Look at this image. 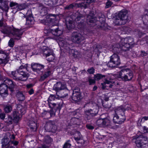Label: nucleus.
Listing matches in <instances>:
<instances>
[{"label":"nucleus","instance_id":"26","mask_svg":"<svg viewBox=\"0 0 148 148\" xmlns=\"http://www.w3.org/2000/svg\"><path fill=\"white\" fill-rule=\"evenodd\" d=\"M36 121L35 119H33V120L31 119L29 122V125L32 131L35 132L37 128V126L36 123Z\"/></svg>","mask_w":148,"mask_h":148},{"label":"nucleus","instance_id":"37","mask_svg":"<svg viewBox=\"0 0 148 148\" xmlns=\"http://www.w3.org/2000/svg\"><path fill=\"white\" fill-rule=\"evenodd\" d=\"M16 97L19 101H23L25 99V95L21 92H18L17 93Z\"/></svg>","mask_w":148,"mask_h":148},{"label":"nucleus","instance_id":"24","mask_svg":"<svg viewBox=\"0 0 148 148\" xmlns=\"http://www.w3.org/2000/svg\"><path fill=\"white\" fill-rule=\"evenodd\" d=\"M69 90L67 89L61 90L56 92L57 96L60 98L66 97L68 95Z\"/></svg>","mask_w":148,"mask_h":148},{"label":"nucleus","instance_id":"61","mask_svg":"<svg viewBox=\"0 0 148 148\" xmlns=\"http://www.w3.org/2000/svg\"><path fill=\"white\" fill-rule=\"evenodd\" d=\"M140 56L143 57L147 56V53L145 51H141L140 52Z\"/></svg>","mask_w":148,"mask_h":148},{"label":"nucleus","instance_id":"50","mask_svg":"<svg viewBox=\"0 0 148 148\" xmlns=\"http://www.w3.org/2000/svg\"><path fill=\"white\" fill-rule=\"evenodd\" d=\"M58 0H51L49 3H46V5L51 7H53L58 2Z\"/></svg>","mask_w":148,"mask_h":148},{"label":"nucleus","instance_id":"32","mask_svg":"<svg viewBox=\"0 0 148 148\" xmlns=\"http://www.w3.org/2000/svg\"><path fill=\"white\" fill-rule=\"evenodd\" d=\"M52 71L50 69H48L45 72L44 74L41 77V79L42 80H44L48 77L51 74Z\"/></svg>","mask_w":148,"mask_h":148},{"label":"nucleus","instance_id":"34","mask_svg":"<svg viewBox=\"0 0 148 148\" xmlns=\"http://www.w3.org/2000/svg\"><path fill=\"white\" fill-rule=\"evenodd\" d=\"M120 44L121 45V52L123 51H126L129 50V48L130 47V45L128 44H126V43L121 44L120 42Z\"/></svg>","mask_w":148,"mask_h":148},{"label":"nucleus","instance_id":"54","mask_svg":"<svg viewBox=\"0 0 148 148\" xmlns=\"http://www.w3.org/2000/svg\"><path fill=\"white\" fill-rule=\"evenodd\" d=\"M66 27L68 29H71L72 28H73L74 26L72 22L70 21L67 24Z\"/></svg>","mask_w":148,"mask_h":148},{"label":"nucleus","instance_id":"1","mask_svg":"<svg viewBox=\"0 0 148 148\" xmlns=\"http://www.w3.org/2000/svg\"><path fill=\"white\" fill-rule=\"evenodd\" d=\"M3 26L1 30V32L7 36H14V39L19 40L21 38L23 31L21 30L14 28L13 26H3V23L0 20V27Z\"/></svg>","mask_w":148,"mask_h":148},{"label":"nucleus","instance_id":"31","mask_svg":"<svg viewBox=\"0 0 148 148\" xmlns=\"http://www.w3.org/2000/svg\"><path fill=\"white\" fill-rule=\"evenodd\" d=\"M114 52L119 53L121 52V45L120 42L119 44H116L112 47Z\"/></svg>","mask_w":148,"mask_h":148},{"label":"nucleus","instance_id":"38","mask_svg":"<svg viewBox=\"0 0 148 148\" xmlns=\"http://www.w3.org/2000/svg\"><path fill=\"white\" fill-rule=\"evenodd\" d=\"M145 12H147V13L144 14L142 16V19L144 24H147L148 22V10L146 9Z\"/></svg>","mask_w":148,"mask_h":148},{"label":"nucleus","instance_id":"57","mask_svg":"<svg viewBox=\"0 0 148 148\" xmlns=\"http://www.w3.org/2000/svg\"><path fill=\"white\" fill-rule=\"evenodd\" d=\"M14 44V41L12 38H11L8 42V45L11 47H13Z\"/></svg>","mask_w":148,"mask_h":148},{"label":"nucleus","instance_id":"33","mask_svg":"<svg viewBox=\"0 0 148 148\" xmlns=\"http://www.w3.org/2000/svg\"><path fill=\"white\" fill-rule=\"evenodd\" d=\"M19 113L17 111H15L13 112V121L15 123H17L20 119L19 116Z\"/></svg>","mask_w":148,"mask_h":148},{"label":"nucleus","instance_id":"9","mask_svg":"<svg viewBox=\"0 0 148 148\" xmlns=\"http://www.w3.org/2000/svg\"><path fill=\"white\" fill-rule=\"evenodd\" d=\"M75 14L76 17L75 20L77 24L78 28L81 29H84L85 26L84 15L78 12H76Z\"/></svg>","mask_w":148,"mask_h":148},{"label":"nucleus","instance_id":"11","mask_svg":"<svg viewBox=\"0 0 148 148\" xmlns=\"http://www.w3.org/2000/svg\"><path fill=\"white\" fill-rule=\"evenodd\" d=\"M45 33H47V35L51 36L52 34L56 36H59L62 34V31L59 29L58 26H53L51 29L45 31Z\"/></svg>","mask_w":148,"mask_h":148},{"label":"nucleus","instance_id":"49","mask_svg":"<svg viewBox=\"0 0 148 148\" xmlns=\"http://www.w3.org/2000/svg\"><path fill=\"white\" fill-rule=\"evenodd\" d=\"M75 7H76V3H73L69 5H67L65 7V9L66 10H70L73 9Z\"/></svg>","mask_w":148,"mask_h":148},{"label":"nucleus","instance_id":"42","mask_svg":"<svg viewBox=\"0 0 148 148\" xmlns=\"http://www.w3.org/2000/svg\"><path fill=\"white\" fill-rule=\"evenodd\" d=\"M81 137L82 135L79 132L76 131L74 134V139L77 141L80 140L81 139Z\"/></svg>","mask_w":148,"mask_h":148},{"label":"nucleus","instance_id":"4","mask_svg":"<svg viewBox=\"0 0 148 148\" xmlns=\"http://www.w3.org/2000/svg\"><path fill=\"white\" fill-rule=\"evenodd\" d=\"M70 41L68 39H60L59 40L58 43L60 46L62 47L66 50L67 51L70 52L71 51L73 53V56L75 58L79 56V53L77 50L71 49L72 48V44L69 43Z\"/></svg>","mask_w":148,"mask_h":148},{"label":"nucleus","instance_id":"25","mask_svg":"<svg viewBox=\"0 0 148 148\" xmlns=\"http://www.w3.org/2000/svg\"><path fill=\"white\" fill-rule=\"evenodd\" d=\"M126 43L130 45V47L131 46L134 44V39L131 37H127L121 40V44Z\"/></svg>","mask_w":148,"mask_h":148},{"label":"nucleus","instance_id":"47","mask_svg":"<svg viewBox=\"0 0 148 148\" xmlns=\"http://www.w3.org/2000/svg\"><path fill=\"white\" fill-rule=\"evenodd\" d=\"M46 57L47 60L49 62L52 61L55 58L54 54H53L52 52L51 53H50L48 55L46 56Z\"/></svg>","mask_w":148,"mask_h":148},{"label":"nucleus","instance_id":"14","mask_svg":"<svg viewBox=\"0 0 148 148\" xmlns=\"http://www.w3.org/2000/svg\"><path fill=\"white\" fill-rule=\"evenodd\" d=\"M44 67V65L43 64L33 62L32 63L31 67L34 71L40 73L43 71Z\"/></svg>","mask_w":148,"mask_h":148},{"label":"nucleus","instance_id":"44","mask_svg":"<svg viewBox=\"0 0 148 148\" xmlns=\"http://www.w3.org/2000/svg\"><path fill=\"white\" fill-rule=\"evenodd\" d=\"M7 140V139L6 138L2 139V148H7L9 147V145Z\"/></svg>","mask_w":148,"mask_h":148},{"label":"nucleus","instance_id":"58","mask_svg":"<svg viewBox=\"0 0 148 148\" xmlns=\"http://www.w3.org/2000/svg\"><path fill=\"white\" fill-rule=\"evenodd\" d=\"M136 33L137 34V35L138 36L139 38L141 37V36L143 35V33L139 29H137L136 31Z\"/></svg>","mask_w":148,"mask_h":148},{"label":"nucleus","instance_id":"18","mask_svg":"<svg viewBox=\"0 0 148 148\" xmlns=\"http://www.w3.org/2000/svg\"><path fill=\"white\" fill-rule=\"evenodd\" d=\"M55 18V15L49 14L47 15L45 19L42 20L41 22L45 25H47L48 23L53 22Z\"/></svg>","mask_w":148,"mask_h":148},{"label":"nucleus","instance_id":"6","mask_svg":"<svg viewBox=\"0 0 148 148\" xmlns=\"http://www.w3.org/2000/svg\"><path fill=\"white\" fill-rule=\"evenodd\" d=\"M127 69H125L121 70L119 72L118 78L125 82L129 81L131 80L133 77V73L131 72L127 73Z\"/></svg>","mask_w":148,"mask_h":148},{"label":"nucleus","instance_id":"55","mask_svg":"<svg viewBox=\"0 0 148 148\" xmlns=\"http://www.w3.org/2000/svg\"><path fill=\"white\" fill-rule=\"evenodd\" d=\"M10 7L12 8H15L16 7H18V4L16 2H11L9 4Z\"/></svg>","mask_w":148,"mask_h":148},{"label":"nucleus","instance_id":"23","mask_svg":"<svg viewBox=\"0 0 148 148\" xmlns=\"http://www.w3.org/2000/svg\"><path fill=\"white\" fill-rule=\"evenodd\" d=\"M19 70H16L12 71L10 74V76L14 80L17 81H20L21 78L20 77Z\"/></svg>","mask_w":148,"mask_h":148},{"label":"nucleus","instance_id":"27","mask_svg":"<svg viewBox=\"0 0 148 148\" xmlns=\"http://www.w3.org/2000/svg\"><path fill=\"white\" fill-rule=\"evenodd\" d=\"M27 108V105L25 103L23 105H18L17 107V109L19 114L21 115H23L26 113Z\"/></svg>","mask_w":148,"mask_h":148},{"label":"nucleus","instance_id":"46","mask_svg":"<svg viewBox=\"0 0 148 148\" xmlns=\"http://www.w3.org/2000/svg\"><path fill=\"white\" fill-rule=\"evenodd\" d=\"M52 141V139L48 135L45 136L43 140V142L47 144L51 143Z\"/></svg>","mask_w":148,"mask_h":148},{"label":"nucleus","instance_id":"39","mask_svg":"<svg viewBox=\"0 0 148 148\" xmlns=\"http://www.w3.org/2000/svg\"><path fill=\"white\" fill-rule=\"evenodd\" d=\"M96 21V18L91 16H88L87 17V22L88 24H89L90 25V23H95Z\"/></svg>","mask_w":148,"mask_h":148},{"label":"nucleus","instance_id":"5","mask_svg":"<svg viewBox=\"0 0 148 148\" xmlns=\"http://www.w3.org/2000/svg\"><path fill=\"white\" fill-rule=\"evenodd\" d=\"M120 64L119 56L117 54L114 53L110 56V60L107 63V66L110 68L115 67Z\"/></svg>","mask_w":148,"mask_h":148},{"label":"nucleus","instance_id":"21","mask_svg":"<svg viewBox=\"0 0 148 148\" xmlns=\"http://www.w3.org/2000/svg\"><path fill=\"white\" fill-rule=\"evenodd\" d=\"M7 0H0V9L7 12L8 11L9 7Z\"/></svg>","mask_w":148,"mask_h":148},{"label":"nucleus","instance_id":"13","mask_svg":"<svg viewBox=\"0 0 148 148\" xmlns=\"http://www.w3.org/2000/svg\"><path fill=\"white\" fill-rule=\"evenodd\" d=\"M82 98L80 89L78 88H75L72 93V99L75 102H78L80 101Z\"/></svg>","mask_w":148,"mask_h":148},{"label":"nucleus","instance_id":"45","mask_svg":"<svg viewBox=\"0 0 148 148\" xmlns=\"http://www.w3.org/2000/svg\"><path fill=\"white\" fill-rule=\"evenodd\" d=\"M43 48L42 49V52L44 56H46L48 55L49 54L51 53L52 52L51 50L47 48Z\"/></svg>","mask_w":148,"mask_h":148},{"label":"nucleus","instance_id":"30","mask_svg":"<svg viewBox=\"0 0 148 148\" xmlns=\"http://www.w3.org/2000/svg\"><path fill=\"white\" fill-rule=\"evenodd\" d=\"M34 24V21L33 18L31 16L27 17L26 18V25L30 27H32Z\"/></svg>","mask_w":148,"mask_h":148},{"label":"nucleus","instance_id":"20","mask_svg":"<svg viewBox=\"0 0 148 148\" xmlns=\"http://www.w3.org/2000/svg\"><path fill=\"white\" fill-rule=\"evenodd\" d=\"M7 53L2 50H0V60L2 64H5L8 61Z\"/></svg>","mask_w":148,"mask_h":148},{"label":"nucleus","instance_id":"8","mask_svg":"<svg viewBox=\"0 0 148 148\" xmlns=\"http://www.w3.org/2000/svg\"><path fill=\"white\" fill-rule=\"evenodd\" d=\"M63 102L61 100V102L57 104L55 103H49V106L51 108V110L48 111L50 115V118L56 115V112L57 110H60L62 106Z\"/></svg>","mask_w":148,"mask_h":148},{"label":"nucleus","instance_id":"15","mask_svg":"<svg viewBox=\"0 0 148 148\" xmlns=\"http://www.w3.org/2000/svg\"><path fill=\"white\" fill-rule=\"evenodd\" d=\"M55 124L56 123L55 121H49L45 125V129L49 132H55L57 130V127Z\"/></svg>","mask_w":148,"mask_h":148},{"label":"nucleus","instance_id":"22","mask_svg":"<svg viewBox=\"0 0 148 148\" xmlns=\"http://www.w3.org/2000/svg\"><path fill=\"white\" fill-rule=\"evenodd\" d=\"M66 88V85L60 82H57L53 86V89L55 90L56 92L59 91L64 90Z\"/></svg>","mask_w":148,"mask_h":148},{"label":"nucleus","instance_id":"56","mask_svg":"<svg viewBox=\"0 0 148 148\" xmlns=\"http://www.w3.org/2000/svg\"><path fill=\"white\" fill-rule=\"evenodd\" d=\"M70 140L67 141L64 145L63 148H69L71 146V145L69 143Z\"/></svg>","mask_w":148,"mask_h":148},{"label":"nucleus","instance_id":"59","mask_svg":"<svg viewBox=\"0 0 148 148\" xmlns=\"http://www.w3.org/2000/svg\"><path fill=\"white\" fill-rule=\"evenodd\" d=\"M95 79H92L90 77H89L88 79V81L90 85L95 84Z\"/></svg>","mask_w":148,"mask_h":148},{"label":"nucleus","instance_id":"62","mask_svg":"<svg viewBox=\"0 0 148 148\" xmlns=\"http://www.w3.org/2000/svg\"><path fill=\"white\" fill-rule=\"evenodd\" d=\"M5 114L4 113L1 112L0 114V119L2 120H5Z\"/></svg>","mask_w":148,"mask_h":148},{"label":"nucleus","instance_id":"51","mask_svg":"<svg viewBox=\"0 0 148 148\" xmlns=\"http://www.w3.org/2000/svg\"><path fill=\"white\" fill-rule=\"evenodd\" d=\"M41 116L46 118H50V115L49 112L46 111H44L41 113Z\"/></svg>","mask_w":148,"mask_h":148},{"label":"nucleus","instance_id":"28","mask_svg":"<svg viewBox=\"0 0 148 148\" xmlns=\"http://www.w3.org/2000/svg\"><path fill=\"white\" fill-rule=\"evenodd\" d=\"M19 72L20 77L21 78V79H20V81H26L29 77V75L24 71L19 70Z\"/></svg>","mask_w":148,"mask_h":148},{"label":"nucleus","instance_id":"52","mask_svg":"<svg viewBox=\"0 0 148 148\" xmlns=\"http://www.w3.org/2000/svg\"><path fill=\"white\" fill-rule=\"evenodd\" d=\"M12 109V106H7L4 108V111L5 113H8L10 112Z\"/></svg>","mask_w":148,"mask_h":148},{"label":"nucleus","instance_id":"10","mask_svg":"<svg viewBox=\"0 0 148 148\" xmlns=\"http://www.w3.org/2000/svg\"><path fill=\"white\" fill-rule=\"evenodd\" d=\"M146 136L140 135L136 138L135 143L137 147L139 148H145L146 143H145L147 140Z\"/></svg>","mask_w":148,"mask_h":148},{"label":"nucleus","instance_id":"41","mask_svg":"<svg viewBox=\"0 0 148 148\" xmlns=\"http://www.w3.org/2000/svg\"><path fill=\"white\" fill-rule=\"evenodd\" d=\"M13 121V119L12 117L10 115H8V117L5 118L4 120L5 122L8 125L12 124Z\"/></svg>","mask_w":148,"mask_h":148},{"label":"nucleus","instance_id":"12","mask_svg":"<svg viewBox=\"0 0 148 148\" xmlns=\"http://www.w3.org/2000/svg\"><path fill=\"white\" fill-rule=\"evenodd\" d=\"M85 39L80 34L77 32H73L71 35V39L72 41L77 44L79 43Z\"/></svg>","mask_w":148,"mask_h":148},{"label":"nucleus","instance_id":"7","mask_svg":"<svg viewBox=\"0 0 148 148\" xmlns=\"http://www.w3.org/2000/svg\"><path fill=\"white\" fill-rule=\"evenodd\" d=\"M98 110L96 108L89 109H86L84 112V116L85 120H90L95 116L98 113Z\"/></svg>","mask_w":148,"mask_h":148},{"label":"nucleus","instance_id":"35","mask_svg":"<svg viewBox=\"0 0 148 148\" xmlns=\"http://www.w3.org/2000/svg\"><path fill=\"white\" fill-rule=\"evenodd\" d=\"M101 16H98V18L99 19V21L100 22H102V23H101V25H100V27L102 29H105V28H104L105 25L104 24V22L105 21L104 16V14H100Z\"/></svg>","mask_w":148,"mask_h":148},{"label":"nucleus","instance_id":"40","mask_svg":"<svg viewBox=\"0 0 148 148\" xmlns=\"http://www.w3.org/2000/svg\"><path fill=\"white\" fill-rule=\"evenodd\" d=\"M76 7H80L81 8H86L88 6V4L85 0L83 2L81 3H76Z\"/></svg>","mask_w":148,"mask_h":148},{"label":"nucleus","instance_id":"53","mask_svg":"<svg viewBox=\"0 0 148 148\" xmlns=\"http://www.w3.org/2000/svg\"><path fill=\"white\" fill-rule=\"evenodd\" d=\"M103 119H100L97 121L96 124L99 127H103Z\"/></svg>","mask_w":148,"mask_h":148},{"label":"nucleus","instance_id":"64","mask_svg":"<svg viewBox=\"0 0 148 148\" xmlns=\"http://www.w3.org/2000/svg\"><path fill=\"white\" fill-rule=\"evenodd\" d=\"M55 99V96L54 95H51L49 98H48V101H52L54 100Z\"/></svg>","mask_w":148,"mask_h":148},{"label":"nucleus","instance_id":"19","mask_svg":"<svg viewBox=\"0 0 148 148\" xmlns=\"http://www.w3.org/2000/svg\"><path fill=\"white\" fill-rule=\"evenodd\" d=\"M8 88L6 84L3 83L0 85V95L2 96L5 97L8 94Z\"/></svg>","mask_w":148,"mask_h":148},{"label":"nucleus","instance_id":"63","mask_svg":"<svg viewBox=\"0 0 148 148\" xmlns=\"http://www.w3.org/2000/svg\"><path fill=\"white\" fill-rule=\"evenodd\" d=\"M112 3L110 1H108L107 2L106 4V8H108L110 7L111 5H112Z\"/></svg>","mask_w":148,"mask_h":148},{"label":"nucleus","instance_id":"60","mask_svg":"<svg viewBox=\"0 0 148 148\" xmlns=\"http://www.w3.org/2000/svg\"><path fill=\"white\" fill-rule=\"evenodd\" d=\"M87 71L90 74H93L95 72V69L92 67L90 69H88Z\"/></svg>","mask_w":148,"mask_h":148},{"label":"nucleus","instance_id":"29","mask_svg":"<svg viewBox=\"0 0 148 148\" xmlns=\"http://www.w3.org/2000/svg\"><path fill=\"white\" fill-rule=\"evenodd\" d=\"M39 8L41 9L40 10V13L41 16H44L48 14V12L49 10L48 8L45 7L43 5L40 4Z\"/></svg>","mask_w":148,"mask_h":148},{"label":"nucleus","instance_id":"48","mask_svg":"<svg viewBox=\"0 0 148 148\" xmlns=\"http://www.w3.org/2000/svg\"><path fill=\"white\" fill-rule=\"evenodd\" d=\"M105 75L101 74L98 73L94 75V78L95 80H99L103 77H105Z\"/></svg>","mask_w":148,"mask_h":148},{"label":"nucleus","instance_id":"17","mask_svg":"<svg viewBox=\"0 0 148 148\" xmlns=\"http://www.w3.org/2000/svg\"><path fill=\"white\" fill-rule=\"evenodd\" d=\"M114 83V82L113 81H111L105 79L103 82L101 84V88L103 90H109L110 88H112L113 86V85L112 84Z\"/></svg>","mask_w":148,"mask_h":148},{"label":"nucleus","instance_id":"43","mask_svg":"<svg viewBox=\"0 0 148 148\" xmlns=\"http://www.w3.org/2000/svg\"><path fill=\"white\" fill-rule=\"evenodd\" d=\"M80 120L78 119L75 117L72 118L71 120V123L72 125H77L79 124Z\"/></svg>","mask_w":148,"mask_h":148},{"label":"nucleus","instance_id":"2","mask_svg":"<svg viewBox=\"0 0 148 148\" xmlns=\"http://www.w3.org/2000/svg\"><path fill=\"white\" fill-rule=\"evenodd\" d=\"M126 109L122 106L116 108L115 110V114L113 118V121L115 123L121 124L126 119L125 111Z\"/></svg>","mask_w":148,"mask_h":148},{"label":"nucleus","instance_id":"16","mask_svg":"<svg viewBox=\"0 0 148 148\" xmlns=\"http://www.w3.org/2000/svg\"><path fill=\"white\" fill-rule=\"evenodd\" d=\"M3 83L4 84H6L12 93L13 92L15 84L12 80L8 78H6L4 80Z\"/></svg>","mask_w":148,"mask_h":148},{"label":"nucleus","instance_id":"36","mask_svg":"<svg viewBox=\"0 0 148 148\" xmlns=\"http://www.w3.org/2000/svg\"><path fill=\"white\" fill-rule=\"evenodd\" d=\"M103 127H110L111 126V123L108 118L103 119Z\"/></svg>","mask_w":148,"mask_h":148},{"label":"nucleus","instance_id":"3","mask_svg":"<svg viewBox=\"0 0 148 148\" xmlns=\"http://www.w3.org/2000/svg\"><path fill=\"white\" fill-rule=\"evenodd\" d=\"M128 18L127 10L123 9L119 12L116 17L114 23L116 25H124L128 21Z\"/></svg>","mask_w":148,"mask_h":148}]
</instances>
